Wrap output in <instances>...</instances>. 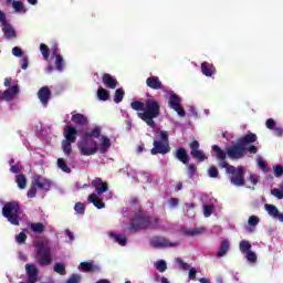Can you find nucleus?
<instances>
[{
    "label": "nucleus",
    "instance_id": "nucleus-1",
    "mask_svg": "<svg viewBox=\"0 0 283 283\" xmlns=\"http://www.w3.org/2000/svg\"><path fill=\"white\" fill-rule=\"evenodd\" d=\"M101 127H94L90 132L82 134L81 140L77 142V149L82 156H94L98 151L107 154L112 147L109 137L103 135Z\"/></svg>",
    "mask_w": 283,
    "mask_h": 283
},
{
    "label": "nucleus",
    "instance_id": "nucleus-2",
    "mask_svg": "<svg viewBox=\"0 0 283 283\" xmlns=\"http://www.w3.org/2000/svg\"><path fill=\"white\" fill-rule=\"evenodd\" d=\"M132 109L137 113L138 118L146 123L151 129H156V122L154 118L160 116V103L156 99L148 98L145 102L134 101L130 103Z\"/></svg>",
    "mask_w": 283,
    "mask_h": 283
},
{
    "label": "nucleus",
    "instance_id": "nucleus-3",
    "mask_svg": "<svg viewBox=\"0 0 283 283\" xmlns=\"http://www.w3.org/2000/svg\"><path fill=\"white\" fill-rule=\"evenodd\" d=\"M212 151L216 154L217 160H219L218 166L221 169H226V174L230 175V182L231 185H234V187H244V174L247 169L244 167L239 166L235 167L233 165H230L227 160V153L220 148L218 145L212 146Z\"/></svg>",
    "mask_w": 283,
    "mask_h": 283
},
{
    "label": "nucleus",
    "instance_id": "nucleus-4",
    "mask_svg": "<svg viewBox=\"0 0 283 283\" xmlns=\"http://www.w3.org/2000/svg\"><path fill=\"white\" fill-rule=\"evenodd\" d=\"M160 223L158 217H151L146 212H139L133 217L129 223H127V231H143L145 229H156Z\"/></svg>",
    "mask_w": 283,
    "mask_h": 283
},
{
    "label": "nucleus",
    "instance_id": "nucleus-5",
    "mask_svg": "<svg viewBox=\"0 0 283 283\" xmlns=\"http://www.w3.org/2000/svg\"><path fill=\"white\" fill-rule=\"evenodd\" d=\"M2 216L13 224V227H19L21 224V216H23V209L19 201L7 202L2 208Z\"/></svg>",
    "mask_w": 283,
    "mask_h": 283
},
{
    "label": "nucleus",
    "instance_id": "nucleus-6",
    "mask_svg": "<svg viewBox=\"0 0 283 283\" xmlns=\"http://www.w3.org/2000/svg\"><path fill=\"white\" fill-rule=\"evenodd\" d=\"M78 129L75 126H65L64 139L62 140V151L66 157L72 156V145L76 143Z\"/></svg>",
    "mask_w": 283,
    "mask_h": 283
},
{
    "label": "nucleus",
    "instance_id": "nucleus-7",
    "mask_svg": "<svg viewBox=\"0 0 283 283\" xmlns=\"http://www.w3.org/2000/svg\"><path fill=\"white\" fill-rule=\"evenodd\" d=\"M35 253L39 258L38 264H40V266H50V264H52V248H50V245L39 242L35 247Z\"/></svg>",
    "mask_w": 283,
    "mask_h": 283
},
{
    "label": "nucleus",
    "instance_id": "nucleus-8",
    "mask_svg": "<svg viewBox=\"0 0 283 283\" xmlns=\"http://www.w3.org/2000/svg\"><path fill=\"white\" fill-rule=\"evenodd\" d=\"M226 158H230V160H240V158H244L247 156V148L240 144L239 142L230 147H228L224 151Z\"/></svg>",
    "mask_w": 283,
    "mask_h": 283
},
{
    "label": "nucleus",
    "instance_id": "nucleus-9",
    "mask_svg": "<svg viewBox=\"0 0 283 283\" xmlns=\"http://www.w3.org/2000/svg\"><path fill=\"white\" fill-rule=\"evenodd\" d=\"M189 148H190V156H192V158L195 160H197L198 163H205V160L208 159V157L205 154V151H202L200 149V142L199 140H192L189 144Z\"/></svg>",
    "mask_w": 283,
    "mask_h": 283
},
{
    "label": "nucleus",
    "instance_id": "nucleus-10",
    "mask_svg": "<svg viewBox=\"0 0 283 283\" xmlns=\"http://www.w3.org/2000/svg\"><path fill=\"white\" fill-rule=\"evenodd\" d=\"M180 103H181L180 96H178L176 93H172L168 102L170 109H174L175 112H177L179 116H186L187 113L185 112V108L180 106Z\"/></svg>",
    "mask_w": 283,
    "mask_h": 283
},
{
    "label": "nucleus",
    "instance_id": "nucleus-11",
    "mask_svg": "<svg viewBox=\"0 0 283 283\" xmlns=\"http://www.w3.org/2000/svg\"><path fill=\"white\" fill-rule=\"evenodd\" d=\"M154 147L150 150L151 156H157V154H161L165 156V154H169L171 151V147H169V144H166L161 140H154Z\"/></svg>",
    "mask_w": 283,
    "mask_h": 283
},
{
    "label": "nucleus",
    "instance_id": "nucleus-12",
    "mask_svg": "<svg viewBox=\"0 0 283 283\" xmlns=\"http://www.w3.org/2000/svg\"><path fill=\"white\" fill-rule=\"evenodd\" d=\"M150 244L155 248V249H165L167 247H178V242L176 243H171L169 241V239L164 238V237H155L150 240Z\"/></svg>",
    "mask_w": 283,
    "mask_h": 283
},
{
    "label": "nucleus",
    "instance_id": "nucleus-13",
    "mask_svg": "<svg viewBox=\"0 0 283 283\" xmlns=\"http://www.w3.org/2000/svg\"><path fill=\"white\" fill-rule=\"evenodd\" d=\"M92 187H94L97 196H103V193L109 191L107 182L103 181V179L98 177L92 180Z\"/></svg>",
    "mask_w": 283,
    "mask_h": 283
},
{
    "label": "nucleus",
    "instance_id": "nucleus-14",
    "mask_svg": "<svg viewBox=\"0 0 283 283\" xmlns=\"http://www.w3.org/2000/svg\"><path fill=\"white\" fill-rule=\"evenodd\" d=\"M52 97V91H50V87L43 86L38 92V98L40 99V103L42 105H48L50 103V98Z\"/></svg>",
    "mask_w": 283,
    "mask_h": 283
},
{
    "label": "nucleus",
    "instance_id": "nucleus-15",
    "mask_svg": "<svg viewBox=\"0 0 283 283\" xmlns=\"http://www.w3.org/2000/svg\"><path fill=\"white\" fill-rule=\"evenodd\" d=\"M25 271L28 275L29 283H36V277H39V269L34 264H25Z\"/></svg>",
    "mask_w": 283,
    "mask_h": 283
},
{
    "label": "nucleus",
    "instance_id": "nucleus-16",
    "mask_svg": "<svg viewBox=\"0 0 283 283\" xmlns=\"http://www.w3.org/2000/svg\"><path fill=\"white\" fill-rule=\"evenodd\" d=\"M19 93V86L13 85L11 88L6 90L4 92L0 93V101L10 102L17 94Z\"/></svg>",
    "mask_w": 283,
    "mask_h": 283
},
{
    "label": "nucleus",
    "instance_id": "nucleus-17",
    "mask_svg": "<svg viewBox=\"0 0 283 283\" xmlns=\"http://www.w3.org/2000/svg\"><path fill=\"white\" fill-rule=\"evenodd\" d=\"M174 156L179 163H182V165H189V154H187V149L178 147L176 148Z\"/></svg>",
    "mask_w": 283,
    "mask_h": 283
},
{
    "label": "nucleus",
    "instance_id": "nucleus-18",
    "mask_svg": "<svg viewBox=\"0 0 283 283\" xmlns=\"http://www.w3.org/2000/svg\"><path fill=\"white\" fill-rule=\"evenodd\" d=\"M80 271H83L84 273H98L101 272V266L95 265L92 262H82L78 265Z\"/></svg>",
    "mask_w": 283,
    "mask_h": 283
},
{
    "label": "nucleus",
    "instance_id": "nucleus-19",
    "mask_svg": "<svg viewBox=\"0 0 283 283\" xmlns=\"http://www.w3.org/2000/svg\"><path fill=\"white\" fill-rule=\"evenodd\" d=\"M32 185H34V187L38 189H43L44 191H50V187H52V181H50L49 179H42L41 177H35L32 180Z\"/></svg>",
    "mask_w": 283,
    "mask_h": 283
},
{
    "label": "nucleus",
    "instance_id": "nucleus-20",
    "mask_svg": "<svg viewBox=\"0 0 283 283\" xmlns=\"http://www.w3.org/2000/svg\"><path fill=\"white\" fill-rule=\"evenodd\" d=\"M71 122L75 125H80V127H85L90 125V120L87 119V117L81 113L72 115Z\"/></svg>",
    "mask_w": 283,
    "mask_h": 283
},
{
    "label": "nucleus",
    "instance_id": "nucleus-21",
    "mask_svg": "<svg viewBox=\"0 0 283 283\" xmlns=\"http://www.w3.org/2000/svg\"><path fill=\"white\" fill-rule=\"evenodd\" d=\"M102 82L106 85V87H109V90H116L118 85V81L116 77L112 76V74L105 73L102 77Z\"/></svg>",
    "mask_w": 283,
    "mask_h": 283
},
{
    "label": "nucleus",
    "instance_id": "nucleus-22",
    "mask_svg": "<svg viewBox=\"0 0 283 283\" xmlns=\"http://www.w3.org/2000/svg\"><path fill=\"white\" fill-rule=\"evenodd\" d=\"M146 85L150 90H163V82H160V78L158 76H150L146 80Z\"/></svg>",
    "mask_w": 283,
    "mask_h": 283
},
{
    "label": "nucleus",
    "instance_id": "nucleus-23",
    "mask_svg": "<svg viewBox=\"0 0 283 283\" xmlns=\"http://www.w3.org/2000/svg\"><path fill=\"white\" fill-rule=\"evenodd\" d=\"M258 140V135L253 133H249L241 138L238 139V142L244 147L245 145H251Z\"/></svg>",
    "mask_w": 283,
    "mask_h": 283
},
{
    "label": "nucleus",
    "instance_id": "nucleus-24",
    "mask_svg": "<svg viewBox=\"0 0 283 283\" xmlns=\"http://www.w3.org/2000/svg\"><path fill=\"white\" fill-rule=\"evenodd\" d=\"M201 72L205 76L211 77L213 74H216V66L209 62H203L201 64Z\"/></svg>",
    "mask_w": 283,
    "mask_h": 283
},
{
    "label": "nucleus",
    "instance_id": "nucleus-25",
    "mask_svg": "<svg viewBox=\"0 0 283 283\" xmlns=\"http://www.w3.org/2000/svg\"><path fill=\"white\" fill-rule=\"evenodd\" d=\"M98 196H99L98 193L97 195L91 193L88 196V202L94 205V207H96V209H105V202H103Z\"/></svg>",
    "mask_w": 283,
    "mask_h": 283
},
{
    "label": "nucleus",
    "instance_id": "nucleus-26",
    "mask_svg": "<svg viewBox=\"0 0 283 283\" xmlns=\"http://www.w3.org/2000/svg\"><path fill=\"white\" fill-rule=\"evenodd\" d=\"M229 249H231L229 240L221 241L219 251L217 252V258H224V255L229 253Z\"/></svg>",
    "mask_w": 283,
    "mask_h": 283
},
{
    "label": "nucleus",
    "instance_id": "nucleus-27",
    "mask_svg": "<svg viewBox=\"0 0 283 283\" xmlns=\"http://www.w3.org/2000/svg\"><path fill=\"white\" fill-rule=\"evenodd\" d=\"M2 32L6 39H15L17 36V31H14V28H12L8 22L2 24Z\"/></svg>",
    "mask_w": 283,
    "mask_h": 283
},
{
    "label": "nucleus",
    "instance_id": "nucleus-28",
    "mask_svg": "<svg viewBox=\"0 0 283 283\" xmlns=\"http://www.w3.org/2000/svg\"><path fill=\"white\" fill-rule=\"evenodd\" d=\"M30 229L31 231H33V233H43V231H45V224H43L42 222H34L30 224Z\"/></svg>",
    "mask_w": 283,
    "mask_h": 283
},
{
    "label": "nucleus",
    "instance_id": "nucleus-29",
    "mask_svg": "<svg viewBox=\"0 0 283 283\" xmlns=\"http://www.w3.org/2000/svg\"><path fill=\"white\" fill-rule=\"evenodd\" d=\"M19 189H25V187H28V178H25V175L23 174H19L17 176V180H15Z\"/></svg>",
    "mask_w": 283,
    "mask_h": 283
},
{
    "label": "nucleus",
    "instance_id": "nucleus-30",
    "mask_svg": "<svg viewBox=\"0 0 283 283\" xmlns=\"http://www.w3.org/2000/svg\"><path fill=\"white\" fill-rule=\"evenodd\" d=\"M265 211H268L269 216H271L272 218H277V216H280V210H277V207H275L274 205H265Z\"/></svg>",
    "mask_w": 283,
    "mask_h": 283
},
{
    "label": "nucleus",
    "instance_id": "nucleus-31",
    "mask_svg": "<svg viewBox=\"0 0 283 283\" xmlns=\"http://www.w3.org/2000/svg\"><path fill=\"white\" fill-rule=\"evenodd\" d=\"M57 167L63 170L64 174H72V168L67 166V163L63 158H57Z\"/></svg>",
    "mask_w": 283,
    "mask_h": 283
},
{
    "label": "nucleus",
    "instance_id": "nucleus-32",
    "mask_svg": "<svg viewBox=\"0 0 283 283\" xmlns=\"http://www.w3.org/2000/svg\"><path fill=\"white\" fill-rule=\"evenodd\" d=\"M55 67L57 72H63V70H65V60H63V55H56Z\"/></svg>",
    "mask_w": 283,
    "mask_h": 283
},
{
    "label": "nucleus",
    "instance_id": "nucleus-33",
    "mask_svg": "<svg viewBox=\"0 0 283 283\" xmlns=\"http://www.w3.org/2000/svg\"><path fill=\"white\" fill-rule=\"evenodd\" d=\"M97 98L99 101H109V92L103 87H99L97 91Z\"/></svg>",
    "mask_w": 283,
    "mask_h": 283
},
{
    "label": "nucleus",
    "instance_id": "nucleus-34",
    "mask_svg": "<svg viewBox=\"0 0 283 283\" xmlns=\"http://www.w3.org/2000/svg\"><path fill=\"white\" fill-rule=\"evenodd\" d=\"M205 232V228H193V229H188L185 230V235L193 237V235H200L201 233Z\"/></svg>",
    "mask_w": 283,
    "mask_h": 283
},
{
    "label": "nucleus",
    "instance_id": "nucleus-35",
    "mask_svg": "<svg viewBox=\"0 0 283 283\" xmlns=\"http://www.w3.org/2000/svg\"><path fill=\"white\" fill-rule=\"evenodd\" d=\"M123 98H125V91L123 88H117L114 95V103H123Z\"/></svg>",
    "mask_w": 283,
    "mask_h": 283
},
{
    "label": "nucleus",
    "instance_id": "nucleus-36",
    "mask_svg": "<svg viewBox=\"0 0 283 283\" xmlns=\"http://www.w3.org/2000/svg\"><path fill=\"white\" fill-rule=\"evenodd\" d=\"M53 271L59 275H66L67 271L65 270V264L63 263H55L53 266Z\"/></svg>",
    "mask_w": 283,
    "mask_h": 283
},
{
    "label": "nucleus",
    "instance_id": "nucleus-37",
    "mask_svg": "<svg viewBox=\"0 0 283 283\" xmlns=\"http://www.w3.org/2000/svg\"><path fill=\"white\" fill-rule=\"evenodd\" d=\"M239 249L241 253H248L249 251H251V242L242 240L239 244Z\"/></svg>",
    "mask_w": 283,
    "mask_h": 283
},
{
    "label": "nucleus",
    "instance_id": "nucleus-38",
    "mask_svg": "<svg viewBox=\"0 0 283 283\" xmlns=\"http://www.w3.org/2000/svg\"><path fill=\"white\" fill-rule=\"evenodd\" d=\"M111 238H114L115 242H118L120 247H125L127 244V238L120 237V234L112 232Z\"/></svg>",
    "mask_w": 283,
    "mask_h": 283
},
{
    "label": "nucleus",
    "instance_id": "nucleus-39",
    "mask_svg": "<svg viewBox=\"0 0 283 283\" xmlns=\"http://www.w3.org/2000/svg\"><path fill=\"white\" fill-rule=\"evenodd\" d=\"M40 52L43 55V57L45 59V61H48V59H50V48H48L46 44H40Z\"/></svg>",
    "mask_w": 283,
    "mask_h": 283
},
{
    "label": "nucleus",
    "instance_id": "nucleus-40",
    "mask_svg": "<svg viewBox=\"0 0 283 283\" xmlns=\"http://www.w3.org/2000/svg\"><path fill=\"white\" fill-rule=\"evenodd\" d=\"M74 210L76 211V213H78L80 216H84L85 214V203L83 202H76L74 206Z\"/></svg>",
    "mask_w": 283,
    "mask_h": 283
},
{
    "label": "nucleus",
    "instance_id": "nucleus-41",
    "mask_svg": "<svg viewBox=\"0 0 283 283\" xmlns=\"http://www.w3.org/2000/svg\"><path fill=\"white\" fill-rule=\"evenodd\" d=\"M156 269L159 271V273H165L167 271V262L164 260L157 261Z\"/></svg>",
    "mask_w": 283,
    "mask_h": 283
},
{
    "label": "nucleus",
    "instance_id": "nucleus-42",
    "mask_svg": "<svg viewBox=\"0 0 283 283\" xmlns=\"http://www.w3.org/2000/svg\"><path fill=\"white\" fill-rule=\"evenodd\" d=\"M212 213H213V205H205L203 206L205 218H211Z\"/></svg>",
    "mask_w": 283,
    "mask_h": 283
},
{
    "label": "nucleus",
    "instance_id": "nucleus-43",
    "mask_svg": "<svg viewBox=\"0 0 283 283\" xmlns=\"http://www.w3.org/2000/svg\"><path fill=\"white\" fill-rule=\"evenodd\" d=\"M220 175V171L218 170V168L216 166H211L208 169V176L209 178H218V176Z\"/></svg>",
    "mask_w": 283,
    "mask_h": 283
},
{
    "label": "nucleus",
    "instance_id": "nucleus-44",
    "mask_svg": "<svg viewBox=\"0 0 283 283\" xmlns=\"http://www.w3.org/2000/svg\"><path fill=\"white\" fill-rule=\"evenodd\" d=\"M25 240H28V234H25V232H20L15 237V242H18V244H25Z\"/></svg>",
    "mask_w": 283,
    "mask_h": 283
},
{
    "label": "nucleus",
    "instance_id": "nucleus-45",
    "mask_svg": "<svg viewBox=\"0 0 283 283\" xmlns=\"http://www.w3.org/2000/svg\"><path fill=\"white\" fill-rule=\"evenodd\" d=\"M271 193L279 200H283V187L281 189H277V188L272 189Z\"/></svg>",
    "mask_w": 283,
    "mask_h": 283
},
{
    "label": "nucleus",
    "instance_id": "nucleus-46",
    "mask_svg": "<svg viewBox=\"0 0 283 283\" xmlns=\"http://www.w3.org/2000/svg\"><path fill=\"white\" fill-rule=\"evenodd\" d=\"M12 8H13L14 12H23L24 6H23V2H21V1H13Z\"/></svg>",
    "mask_w": 283,
    "mask_h": 283
},
{
    "label": "nucleus",
    "instance_id": "nucleus-47",
    "mask_svg": "<svg viewBox=\"0 0 283 283\" xmlns=\"http://www.w3.org/2000/svg\"><path fill=\"white\" fill-rule=\"evenodd\" d=\"M197 169L198 168L196 167V165H193V164L188 165V167H187L188 177L193 178V176H196Z\"/></svg>",
    "mask_w": 283,
    "mask_h": 283
},
{
    "label": "nucleus",
    "instance_id": "nucleus-48",
    "mask_svg": "<svg viewBox=\"0 0 283 283\" xmlns=\"http://www.w3.org/2000/svg\"><path fill=\"white\" fill-rule=\"evenodd\" d=\"M248 224H250V227H258V224H260V218L258 216H251L248 220Z\"/></svg>",
    "mask_w": 283,
    "mask_h": 283
},
{
    "label": "nucleus",
    "instance_id": "nucleus-49",
    "mask_svg": "<svg viewBox=\"0 0 283 283\" xmlns=\"http://www.w3.org/2000/svg\"><path fill=\"white\" fill-rule=\"evenodd\" d=\"M247 260L248 262L252 263L258 262V255L255 254V252L250 250L249 252H247Z\"/></svg>",
    "mask_w": 283,
    "mask_h": 283
},
{
    "label": "nucleus",
    "instance_id": "nucleus-50",
    "mask_svg": "<svg viewBox=\"0 0 283 283\" xmlns=\"http://www.w3.org/2000/svg\"><path fill=\"white\" fill-rule=\"evenodd\" d=\"M176 264H179V266H180V269H181L182 271H188V269H189V264H188V263H185V261H182L181 258H177V259H176Z\"/></svg>",
    "mask_w": 283,
    "mask_h": 283
},
{
    "label": "nucleus",
    "instance_id": "nucleus-51",
    "mask_svg": "<svg viewBox=\"0 0 283 283\" xmlns=\"http://www.w3.org/2000/svg\"><path fill=\"white\" fill-rule=\"evenodd\" d=\"M36 186L32 184L31 188L27 192L28 198H36Z\"/></svg>",
    "mask_w": 283,
    "mask_h": 283
},
{
    "label": "nucleus",
    "instance_id": "nucleus-52",
    "mask_svg": "<svg viewBox=\"0 0 283 283\" xmlns=\"http://www.w3.org/2000/svg\"><path fill=\"white\" fill-rule=\"evenodd\" d=\"M274 176H275V178H281V176H283V166L282 165H277L274 167Z\"/></svg>",
    "mask_w": 283,
    "mask_h": 283
},
{
    "label": "nucleus",
    "instance_id": "nucleus-53",
    "mask_svg": "<svg viewBox=\"0 0 283 283\" xmlns=\"http://www.w3.org/2000/svg\"><path fill=\"white\" fill-rule=\"evenodd\" d=\"M159 135H160V142L161 143H166V144H168L169 145V135L167 134V132L166 130H161L160 133H159Z\"/></svg>",
    "mask_w": 283,
    "mask_h": 283
},
{
    "label": "nucleus",
    "instance_id": "nucleus-54",
    "mask_svg": "<svg viewBox=\"0 0 283 283\" xmlns=\"http://www.w3.org/2000/svg\"><path fill=\"white\" fill-rule=\"evenodd\" d=\"M11 174H21V165L15 164L10 166Z\"/></svg>",
    "mask_w": 283,
    "mask_h": 283
},
{
    "label": "nucleus",
    "instance_id": "nucleus-55",
    "mask_svg": "<svg viewBox=\"0 0 283 283\" xmlns=\"http://www.w3.org/2000/svg\"><path fill=\"white\" fill-rule=\"evenodd\" d=\"M265 127L268 129H275V119H273V118L266 119Z\"/></svg>",
    "mask_w": 283,
    "mask_h": 283
},
{
    "label": "nucleus",
    "instance_id": "nucleus-56",
    "mask_svg": "<svg viewBox=\"0 0 283 283\" xmlns=\"http://www.w3.org/2000/svg\"><path fill=\"white\" fill-rule=\"evenodd\" d=\"M81 282V275L78 274H73L66 283H80Z\"/></svg>",
    "mask_w": 283,
    "mask_h": 283
},
{
    "label": "nucleus",
    "instance_id": "nucleus-57",
    "mask_svg": "<svg viewBox=\"0 0 283 283\" xmlns=\"http://www.w3.org/2000/svg\"><path fill=\"white\" fill-rule=\"evenodd\" d=\"M12 54H13V56L21 57V56H23V51L21 50V48L14 46L12 49Z\"/></svg>",
    "mask_w": 283,
    "mask_h": 283
},
{
    "label": "nucleus",
    "instance_id": "nucleus-58",
    "mask_svg": "<svg viewBox=\"0 0 283 283\" xmlns=\"http://www.w3.org/2000/svg\"><path fill=\"white\" fill-rule=\"evenodd\" d=\"M168 205H169V207H178V205H180V199H178V198H170L168 200Z\"/></svg>",
    "mask_w": 283,
    "mask_h": 283
},
{
    "label": "nucleus",
    "instance_id": "nucleus-59",
    "mask_svg": "<svg viewBox=\"0 0 283 283\" xmlns=\"http://www.w3.org/2000/svg\"><path fill=\"white\" fill-rule=\"evenodd\" d=\"M197 273H198V270H196V268H191L188 274L189 280H196Z\"/></svg>",
    "mask_w": 283,
    "mask_h": 283
},
{
    "label": "nucleus",
    "instance_id": "nucleus-60",
    "mask_svg": "<svg viewBox=\"0 0 283 283\" xmlns=\"http://www.w3.org/2000/svg\"><path fill=\"white\" fill-rule=\"evenodd\" d=\"M249 182H251L252 187H255L258 185V177L255 175H250Z\"/></svg>",
    "mask_w": 283,
    "mask_h": 283
},
{
    "label": "nucleus",
    "instance_id": "nucleus-61",
    "mask_svg": "<svg viewBox=\"0 0 283 283\" xmlns=\"http://www.w3.org/2000/svg\"><path fill=\"white\" fill-rule=\"evenodd\" d=\"M247 151H249L250 154H258V147L255 146H250L249 148H245Z\"/></svg>",
    "mask_w": 283,
    "mask_h": 283
},
{
    "label": "nucleus",
    "instance_id": "nucleus-62",
    "mask_svg": "<svg viewBox=\"0 0 283 283\" xmlns=\"http://www.w3.org/2000/svg\"><path fill=\"white\" fill-rule=\"evenodd\" d=\"M6 19V13L0 10V23H2V25H4V23H8Z\"/></svg>",
    "mask_w": 283,
    "mask_h": 283
},
{
    "label": "nucleus",
    "instance_id": "nucleus-63",
    "mask_svg": "<svg viewBox=\"0 0 283 283\" xmlns=\"http://www.w3.org/2000/svg\"><path fill=\"white\" fill-rule=\"evenodd\" d=\"M65 233L71 241H74V233L70 229H66Z\"/></svg>",
    "mask_w": 283,
    "mask_h": 283
},
{
    "label": "nucleus",
    "instance_id": "nucleus-64",
    "mask_svg": "<svg viewBox=\"0 0 283 283\" xmlns=\"http://www.w3.org/2000/svg\"><path fill=\"white\" fill-rule=\"evenodd\" d=\"M274 134H275L276 136H282V135H283V129H282V127H276V128H274Z\"/></svg>",
    "mask_w": 283,
    "mask_h": 283
}]
</instances>
